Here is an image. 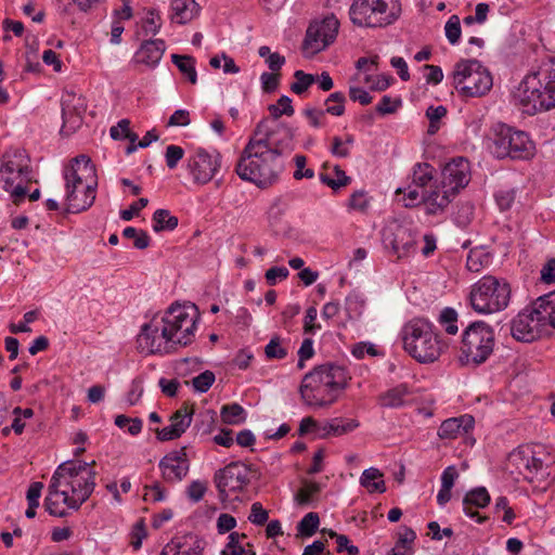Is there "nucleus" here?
Returning <instances> with one entry per match:
<instances>
[{
	"instance_id": "f257e3e1",
	"label": "nucleus",
	"mask_w": 555,
	"mask_h": 555,
	"mask_svg": "<svg viewBox=\"0 0 555 555\" xmlns=\"http://www.w3.org/2000/svg\"><path fill=\"white\" fill-rule=\"evenodd\" d=\"M91 463L67 461L53 473L44 499V508L55 517L67 516L66 508L77 511L95 487V472Z\"/></svg>"
},
{
	"instance_id": "f03ea898",
	"label": "nucleus",
	"mask_w": 555,
	"mask_h": 555,
	"mask_svg": "<svg viewBox=\"0 0 555 555\" xmlns=\"http://www.w3.org/2000/svg\"><path fill=\"white\" fill-rule=\"evenodd\" d=\"M351 376L347 369L335 363H324L308 372L299 386L304 403L312 409H327L341 397Z\"/></svg>"
},
{
	"instance_id": "7ed1b4c3",
	"label": "nucleus",
	"mask_w": 555,
	"mask_h": 555,
	"mask_svg": "<svg viewBox=\"0 0 555 555\" xmlns=\"http://www.w3.org/2000/svg\"><path fill=\"white\" fill-rule=\"evenodd\" d=\"M516 105L528 115L555 107V57L543 60L527 74L514 92Z\"/></svg>"
},
{
	"instance_id": "20e7f679",
	"label": "nucleus",
	"mask_w": 555,
	"mask_h": 555,
	"mask_svg": "<svg viewBox=\"0 0 555 555\" xmlns=\"http://www.w3.org/2000/svg\"><path fill=\"white\" fill-rule=\"evenodd\" d=\"M283 168V159L268 145L250 135L241 153L235 171L242 180L264 189L278 181Z\"/></svg>"
},
{
	"instance_id": "39448f33",
	"label": "nucleus",
	"mask_w": 555,
	"mask_h": 555,
	"mask_svg": "<svg viewBox=\"0 0 555 555\" xmlns=\"http://www.w3.org/2000/svg\"><path fill=\"white\" fill-rule=\"evenodd\" d=\"M65 201L69 212H81L89 209L94 201L98 177L94 165L86 155L73 158L64 168Z\"/></svg>"
},
{
	"instance_id": "423d86ee",
	"label": "nucleus",
	"mask_w": 555,
	"mask_h": 555,
	"mask_svg": "<svg viewBox=\"0 0 555 555\" xmlns=\"http://www.w3.org/2000/svg\"><path fill=\"white\" fill-rule=\"evenodd\" d=\"M555 330V294L539 297L511 321L512 336L522 343H531Z\"/></svg>"
},
{
	"instance_id": "0eeeda50",
	"label": "nucleus",
	"mask_w": 555,
	"mask_h": 555,
	"mask_svg": "<svg viewBox=\"0 0 555 555\" xmlns=\"http://www.w3.org/2000/svg\"><path fill=\"white\" fill-rule=\"evenodd\" d=\"M404 350L421 363L436 361L442 351L434 325L424 318H414L402 330Z\"/></svg>"
},
{
	"instance_id": "6e6552de",
	"label": "nucleus",
	"mask_w": 555,
	"mask_h": 555,
	"mask_svg": "<svg viewBox=\"0 0 555 555\" xmlns=\"http://www.w3.org/2000/svg\"><path fill=\"white\" fill-rule=\"evenodd\" d=\"M34 180L30 159L25 151L17 150L8 155L0 167V188L10 193L12 202L20 205Z\"/></svg>"
},
{
	"instance_id": "1a4fd4ad",
	"label": "nucleus",
	"mask_w": 555,
	"mask_h": 555,
	"mask_svg": "<svg viewBox=\"0 0 555 555\" xmlns=\"http://www.w3.org/2000/svg\"><path fill=\"white\" fill-rule=\"evenodd\" d=\"M400 14L399 0H354L349 9L351 22L359 27H386Z\"/></svg>"
},
{
	"instance_id": "9d476101",
	"label": "nucleus",
	"mask_w": 555,
	"mask_h": 555,
	"mask_svg": "<svg viewBox=\"0 0 555 555\" xmlns=\"http://www.w3.org/2000/svg\"><path fill=\"white\" fill-rule=\"evenodd\" d=\"M511 299L509 284L492 275L482 276L470 289L472 308L481 314L504 310Z\"/></svg>"
},
{
	"instance_id": "9b49d317",
	"label": "nucleus",
	"mask_w": 555,
	"mask_h": 555,
	"mask_svg": "<svg viewBox=\"0 0 555 555\" xmlns=\"http://www.w3.org/2000/svg\"><path fill=\"white\" fill-rule=\"evenodd\" d=\"M452 86L467 98L482 96L492 86L493 79L487 67L477 60H461L452 72Z\"/></svg>"
},
{
	"instance_id": "f8f14e48",
	"label": "nucleus",
	"mask_w": 555,
	"mask_h": 555,
	"mask_svg": "<svg viewBox=\"0 0 555 555\" xmlns=\"http://www.w3.org/2000/svg\"><path fill=\"white\" fill-rule=\"evenodd\" d=\"M494 341V332L489 324L483 321L473 322L462 335L461 361L474 365L483 363L492 353Z\"/></svg>"
},
{
	"instance_id": "ddd939ff",
	"label": "nucleus",
	"mask_w": 555,
	"mask_h": 555,
	"mask_svg": "<svg viewBox=\"0 0 555 555\" xmlns=\"http://www.w3.org/2000/svg\"><path fill=\"white\" fill-rule=\"evenodd\" d=\"M176 347L190 345L195 338L199 318L197 307L193 304H172L162 315Z\"/></svg>"
},
{
	"instance_id": "4468645a",
	"label": "nucleus",
	"mask_w": 555,
	"mask_h": 555,
	"mask_svg": "<svg viewBox=\"0 0 555 555\" xmlns=\"http://www.w3.org/2000/svg\"><path fill=\"white\" fill-rule=\"evenodd\" d=\"M492 154L498 158L527 159L533 155L534 144L524 131L498 124L492 128Z\"/></svg>"
},
{
	"instance_id": "2eb2a0df",
	"label": "nucleus",
	"mask_w": 555,
	"mask_h": 555,
	"mask_svg": "<svg viewBox=\"0 0 555 555\" xmlns=\"http://www.w3.org/2000/svg\"><path fill=\"white\" fill-rule=\"evenodd\" d=\"M138 345L142 352L147 353H170L177 349L160 315L153 317L142 326Z\"/></svg>"
},
{
	"instance_id": "dca6fc26",
	"label": "nucleus",
	"mask_w": 555,
	"mask_h": 555,
	"mask_svg": "<svg viewBox=\"0 0 555 555\" xmlns=\"http://www.w3.org/2000/svg\"><path fill=\"white\" fill-rule=\"evenodd\" d=\"M251 135L257 141H261L268 145L281 159L284 154L289 153L294 147V129L282 122L270 127L267 118H263L257 124Z\"/></svg>"
},
{
	"instance_id": "f3484780",
	"label": "nucleus",
	"mask_w": 555,
	"mask_h": 555,
	"mask_svg": "<svg viewBox=\"0 0 555 555\" xmlns=\"http://www.w3.org/2000/svg\"><path fill=\"white\" fill-rule=\"evenodd\" d=\"M339 22L334 14L310 23L304 41V49L317 54L334 42L338 34Z\"/></svg>"
},
{
	"instance_id": "a211bd4d",
	"label": "nucleus",
	"mask_w": 555,
	"mask_h": 555,
	"mask_svg": "<svg viewBox=\"0 0 555 555\" xmlns=\"http://www.w3.org/2000/svg\"><path fill=\"white\" fill-rule=\"evenodd\" d=\"M248 475V468L240 462H232L217 470L214 476V481L218 489L220 500H228L230 492L242 491L249 482Z\"/></svg>"
},
{
	"instance_id": "6ab92c4d",
	"label": "nucleus",
	"mask_w": 555,
	"mask_h": 555,
	"mask_svg": "<svg viewBox=\"0 0 555 555\" xmlns=\"http://www.w3.org/2000/svg\"><path fill=\"white\" fill-rule=\"evenodd\" d=\"M382 236L385 247L390 248L398 258L406 257L415 250L416 240L408 225L392 221L383 229Z\"/></svg>"
},
{
	"instance_id": "aec40b11",
	"label": "nucleus",
	"mask_w": 555,
	"mask_h": 555,
	"mask_svg": "<svg viewBox=\"0 0 555 555\" xmlns=\"http://www.w3.org/2000/svg\"><path fill=\"white\" fill-rule=\"evenodd\" d=\"M221 167L219 152H207L198 149L188 159V168L195 183L206 184L214 179Z\"/></svg>"
},
{
	"instance_id": "412c9836",
	"label": "nucleus",
	"mask_w": 555,
	"mask_h": 555,
	"mask_svg": "<svg viewBox=\"0 0 555 555\" xmlns=\"http://www.w3.org/2000/svg\"><path fill=\"white\" fill-rule=\"evenodd\" d=\"M469 180V163L462 157H457L444 166L440 183L455 195L461 189L468 184Z\"/></svg>"
},
{
	"instance_id": "4be33fe9",
	"label": "nucleus",
	"mask_w": 555,
	"mask_h": 555,
	"mask_svg": "<svg viewBox=\"0 0 555 555\" xmlns=\"http://www.w3.org/2000/svg\"><path fill=\"white\" fill-rule=\"evenodd\" d=\"M166 481H181L189 472L185 448L166 454L158 464Z\"/></svg>"
},
{
	"instance_id": "5701e85b",
	"label": "nucleus",
	"mask_w": 555,
	"mask_h": 555,
	"mask_svg": "<svg viewBox=\"0 0 555 555\" xmlns=\"http://www.w3.org/2000/svg\"><path fill=\"white\" fill-rule=\"evenodd\" d=\"M193 416V410L182 406L170 417V425L156 431L157 439L160 441H170L180 438L190 427Z\"/></svg>"
},
{
	"instance_id": "b1692460",
	"label": "nucleus",
	"mask_w": 555,
	"mask_h": 555,
	"mask_svg": "<svg viewBox=\"0 0 555 555\" xmlns=\"http://www.w3.org/2000/svg\"><path fill=\"white\" fill-rule=\"evenodd\" d=\"M454 194L442 186V183L435 185L430 190L422 191V201L426 208V214L437 215L442 212L451 203Z\"/></svg>"
},
{
	"instance_id": "393cba45",
	"label": "nucleus",
	"mask_w": 555,
	"mask_h": 555,
	"mask_svg": "<svg viewBox=\"0 0 555 555\" xmlns=\"http://www.w3.org/2000/svg\"><path fill=\"white\" fill-rule=\"evenodd\" d=\"M166 51V44L163 39L145 40L135 52L134 62L155 67L162 60Z\"/></svg>"
},
{
	"instance_id": "a878e982",
	"label": "nucleus",
	"mask_w": 555,
	"mask_h": 555,
	"mask_svg": "<svg viewBox=\"0 0 555 555\" xmlns=\"http://www.w3.org/2000/svg\"><path fill=\"white\" fill-rule=\"evenodd\" d=\"M474 417L468 414L448 418L440 425L438 436L441 439H456L457 437L467 434L474 427Z\"/></svg>"
},
{
	"instance_id": "bb28decb",
	"label": "nucleus",
	"mask_w": 555,
	"mask_h": 555,
	"mask_svg": "<svg viewBox=\"0 0 555 555\" xmlns=\"http://www.w3.org/2000/svg\"><path fill=\"white\" fill-rule=\"evenodd\" d=\"M490 503V494L483 487L475 488L468 491L463 499V511L470 517L475 518L478 524L486 521V517L481 516L473 507L483 508Z\"/></svg>"
},
{
	"instance_id": "cd10ccee",
	"label": "nucleus",
	"mask_w": 555,
	"mask_h": 555,
	"mask_svg": "<svg viewBox=\"0 0 555 555\" xmlns=\"http://www.w3.org/2000/svg\"><path fill=\"white\" fill-rule=\"evenodd\" d=\"M511 461L516 465L520 474L528 473L529 475H534L542 470L544 466L543 461L538 457V452L530 448L514 452L511 455Z\"/></svg>"
},
{
	"instance_id": "c85d7f7f",
	"label": "nucleus",
	"mask_w": 555,
	"mask_h": 555,
	"mask_svg": "<svg viewBox=\"0 0 555 555\" xmlns=\"http://www.w3.org/2000/svg\"><path fill=\"white\" fill-rule=\"evenodd\" d=\"M170 10V20L173 23L184 25L199 14L201 8L195 0H171Z\"/></svg>"
},
{
	"instance_id": "c756f323",
	"label": "nucleus",
	"mask_w": 555,
	"mask_h": 555,
	"mask_svg": "<svg viewBox=\"0 0 555 555\" xmlns=\"http://www.w3.org/2000/svg\"><path fill=\"white\" fill-rule=\"evenodd\" d=\"M357 427H359V423L356 420L346 421L340 417H335L320 425L319 438L325 439L330 436H343L345 434L351 433Z\"/></svg>"
},
{
	"instance_id": "7c9ffc66",
	"label": "nucleus",
	"mask_w": 555,
	"mask_h": 555,
	"mask_svg": "<svg viewBox=\"0 0 555 555\" xmlns=\"http://www.w3.org/2000/svg\"><path fill=\"white\" fill-rule=\"evenodd\" d=\"M411 391L406 384H400L396 387L388 389L378 397V403L383 408L397 409L406 403V398Z\"/></svg>"
},
{
	"instance_id": "2f4dec72",
	"label": "nucleus",
	"mask_w": 555,
	"mask_h": 555,
	"mask_svg": "<svg viewBox=\"0 0 555 555\" xmlns=\"http://www.w3.org/2000/svg\"><path fill=\"white\" fill-rule=\"evenodd\" d=\"M228 539L229 541L221 552L222 555H256L250 543H247L246 546L242 544V541L246 539L245 533L231 532Z\"/></svg>"
},
{
	"instance_id": "473e14b6",
	"label": "nucleus",
	"mask_w": 555,
	"mask_h": 555,
	"mask_svg": "<svg viewBox=\"0 0 555 555\" xmlns=\"http://www.w3.org/2000/svg\"><path fill=\"white\" fill-rule=\"evenodd\" d=\"M360 483L362 487L366 488L370 493H383L386 491L383 474L379 469L374 467H370L362 473Z\"/></svg>"
},
{
	"instance_id": "72a5a7b5",
	"label": "nucleus",
	"mask_w": 555,
	"mask_h": 555,
	"mask_svg": "<svg viewBox=\"0 0 555 555\" xmlns=\"http://www.w3.org/2000/svg\"><path fill=\"white\" fill-rule=\"evenodd\" d=\"M171 61L192 85L197 82L195 59L193 56L172 54Z\"/></svg>"
},
{
	"instance_id": "f704fd0d",
	"label": "nucleus",
	"mask_w": 555,
	"mask_h": 555,
	"mask_svg": "<svg viewBox=\"0 0 555 555\" xmlns=\"http://www.w3.org/2000/svg\"><path fill=\"white\" fill-rule=\"evenodd\" d=\"M162 25L163 21L160 15L156 10L150 9L145 17L141 21V29L138 31V36H155L159 33Z\"/></svg>"
},
{
	"instance_id": "c9c22d12",
	"label": "nucleus",
	"mask_w": 555,
	"mask_h": 555,
	"mask_svg": "<svg viewBox=\"0 0 555 555\" xmlns=\"http://www.w3.org/2000/svg\"><path fill=\"white\" fill-rule=\"evenodd\" d=\"M178 227V218L167 209H157L153 215V230L155 232L172 231Z\"/></svg>"
},
{
	"instance_id": "e433bc0d",
	"label": "nucleus",
	"mask_w": 555,
	"mask_h": 555,
	"mask_svg": "<svg viewBox=\"0 0 555 555\" xmlns=\"http://www.w3.org/2000/svg\"><path fill=\"white\" fill-rule=\"evenodd\" d=\"M222 422L229 425H237L246 420V412L238 403L225 404L221 408Z\"/></svg>"
},
{
	"instance_id": "4c0bfd02",
	"label": "nucleus",
	"mask_w": 555,
	"mask_h": 555,
	"mask_svg": "<svg viewBox=\"0 0 555 555\" xmlns=\"http://www.w3.org/2000/svg\"><path fill=\"white\" fill-rule=\"evenodd\" d=\"M434 178V168L427 164H416L413 169L412 183L415 188L427 190V185Z\"/></svg>"
},
{
	"instance_id": "58836bf2",
	"label": "nucleus",
	"mask_w": 555,
	"mask_h": 555,
	"mask_svg": "<svg viewBox=\"0 0 555 555\" xmlns=\"http://www.w3.org/2000/svg\"><path fill=\"white\" fill-rule=\"evenodd\" d=\"M320 524V517L317 513L310 512L306 514L297 525L298 537H312Z\"/></svg>"
},
{
	"instance_id": "ea45409f",
	"label": "nucleus",
	"mask_w": 555,
	"mask_h": 555,
	"mask_svg": "<svg viewBox=\"0 0 555 555\" xmlns=\"http://www.w3.org/2000/svg\"><path fill=\"white\" fill-rule=\"evenodd\" d=\"M438 322L449 335H455L459 331L457 312L453 308L447 307L442 309Z\"/></svg>"
},
{
	"instance_id": "a19ab883",
	"label": "nucleus",
	"mask_w": 555,
	"mask_h": 555,
	"mask_svg": "<svg viewBox=\"0 0 555 555\" xmlns=\"http://www.w3.org/2000/svg\"><path fill=\"white\" fill-rule=\"evenodd\" d=\"M320 180L332 188L333 190H338L341 186L347 185L350 182V177L346 175V172L340 169L339 166L334 167V178L330 177L326 173L320 175Z\"/></svg>"
},
{
	"instance_id": "79ce46f5",
	"label": "nucleus",
	"mask_w": 555,
	"mask_h": 555,
	"mask_svg": "<svg viewBox=\"0 0 555 555\" xmlns=\"http://www.w3.org/2000/svg\"><path fill=\"white\" fill-rule=\"evenodd\" d=\"M268 111L273 119H279L282 115L292 116L294 114V107L292 105V99L287 95H282L276 104H270Z\"/></svg>"
},
{
	"instance_id": "37998d69",
	"label": "nucleus",
	"mask_w": 555,
	"mask_h": 555,
	"mask_svg": "<svg viewBox=\"0 0 555 555\" xmlns=\"http://www.w3.org/2000/svg\"><path fill=\"white\" fill-rule=\"evenodd\" d=\"M294 77L296 80L291 85V90L296 94H302L317 81V77L314 75L306 74L304 70H296Z\"/></svg>"
},
{
	"instance_id": "c03bdc74",
	"label": "nucleus",
	"mask_w": 555,
	"mask_h": 555,
	"mask_svg": "<svg viewBox=\"0 0 555 555\" xmlns=\"http://www.w3.org/2000/svg\"><path fill=\"white\" fill-rule=\"evenodd\" d=\"M346 96L343 92H334L325 101L326 113L333 116H341L345 112Z\"/></svg>"
},
{
	"instance_id": "a18cd8bd",
	"label": "nucleus",
	"mask_w": 555,
	"mask_h": 555,
	"mask_svg": "<svg viewBox=\"0 0 555 555\" xmlns=\"http://www.w3.org/2000/svg\"><path fill=\"white\" fill-rule=\"evenodd\" d=\"M488 262L489 257L483 250L474 249L467 256L466 267L472 272H479Z\"/></svg>"
},
{
	"instance_id": "49530a36",
	"label": "nucleus",
	"mask_w": 555,
	"mask_h": 555,
	"mask_svg": "<svg viewBox=\"0 0 555 555\" xmlns=\"http://www.w3.org/2000/svg\"><path fill=\"white\" fill-rule=\"evenodd\" d=\"M122 235L127 238H133V245L138 249H144L150 245V236L143 230H137L135 228L128 227L124 229Z\"/></svg>"
},
{
	"instance_id": "de8ad7c7",
	"label": "nucleus",
	"mask_w": 555,
	"mask_h": 555,
	"mask_svg": "<svg viewBox=\"0 0 555 555\" xmlns=\"http://www.w3.org/2000/svg\"><path fill=\"white\" fill-rule=\"evenodd\" d=\"M215 373L207 370L199 375L192 378L191 384L193 388L201 393L207 392L215 383Z\"/></svg>"
},
{
	"instance_id": "09e8293b",
	"label": "nucleus",
	"mask_w": 555,
	"mask_h": 555,
	"mask_svg": "<svg viewBox=\"0 0 555 555\" xmlns=\"http://www.w3.org/2000/svg\"><path fill=\"white\" fill-rule=\"evenodd\" d=\"M319 491L320 486L317 482L306 483L298 490L295 500L299 505H308Z\"/></svg>"
},
{
	"instance_id": "8fccbe9b",
	"label": "nucleus",
	"mask_w": 555,
	"mask_h": 555,
	"mask_svg": "<svg viewBox=\"0 0 555 555\" xmlns=\"http://www.w3.org/2000/svg\"><path fill=\"white\" fill-rule=\"evenodd\" d=\"M446 37L451 44L459 42L461 37V22L457 15H452L444 26Z\"/></svg>"
},
{
	"instance_id": "3c124183",
	"label": "nucleus",
	"mask_w": 555,
	"mask_h": 555,
	"mask_svg": "<svg viewBox=\"0 0 555 555\" xmlns=\"http://www.w3.org/2000/svg\"><path fill=\"white\" fill-rule=\"evenodd\" d=\"M264 353L268 359L281 360L287 356V350L282 346L280 337L275 336L264 347Z\"/></svg>"
},
{
	"instance_id": "603ef678",
	"label": "nucleus",
	"mask_w": 555,
	"mask_h": 555,
	"mask_svg": "<svg viewBox=\"0 0 555 555\" xmlns=\"http://www.w3.org/2000/svg\"><path fill=\"white\" fill-rule=\"evenodd\" d=\"M397 194L403 193V202L405 207H414L423 203L422 201V192L417 189H413L411 185L406 189H398L396 191Z\"/></svg>"
},
{
	"instance_id": "864d4df0",
	"label": "nucleus",
	"mask_w": 555,
	"mask_h": 555,
	"mask_svg": "<svg viewBox=\"0 0 555 555\" xmlns=\"http://www.w3.org/2000/svg\"><path fill=\"white\" fill-rule=\"evenodd\" d=\"M184 150L178 145H168L165 152L166 164L169 169H175L178 163L183 158Z\"/></svg>"
},
{
	"instance_id": "5fc2aeb1",
	"label": "nucleus",
	"mask_w": 555,
	"mask_h": 555,
	"mask_svg": "<svg viewBox=\"0 0 555 555\" xmlns=\"http://www.w3.org/2000/svg\"><path fill=\"white\" fill-rule=\"evenodd\" d=\"M351 353L357 359H363L365 354L371 357H377L380 354L373 344L364 341L356 344L351 348Z\"/></svg>"
},
{
	"instance_id": "6e6d98bb",
	"label": "nucleus",
	"mask_w": 555,
	"mask_h": 555,
	"mask_svg": "<svg viewBox=\"0 0 555 555\" xmlns=\"http://www.w3.org/2000/svg\"><path fill=\"white\" fill-rule=\"evenodd\" d=\"M37 315H38V313L35 310L26 312L24 314V321H22V323H18V324L11 323L9 325L10 332L12 334L29 333L31 331V328L28 326V324L33 323L37 319Z\"/></svg>"
},
{
	"instance_id": "4d7b16f0",
	"label": "nucleus",
	"mask_w": 555,
	"mask_h": 555,
	"mask_svg": "<svg viewBox=\"0 0 555 555\" xmlns=\"http://www.w3.org/2000/svg\"><path fill=\"white\" fill-rule=\"evenodd\" d=\"M269 514L259 502L251 505L248 520L257 526H262L268 521Z\"/></svg>"
},
{
	"instance_id": "13d9d810",
	"label": "nucleus",
	"mask_w": 555,
	"mask_h": 555,
	"mask_svg": "<svg viewBox=\"0 0 555 555\" xmlns=\"http://www.w3.org/2000/svg\"><path fill=\"white\" fill-rule=\"evenodd\" d=\"M294 159H295V165H296L294 178L296 180H300L302 178H307V179L313 178L314 171L310 168H306L307 158L304 155H296Z\"/></svg>"
},
{
	"instance_id": "bf43d9fd",
	"label": "nucleus",
	"mask_w": 555,
	"mask_h": 555,
	"mask_svg": "<svg viewBox=\"0 0 555 555\" xmlns=\"http://www.w3.org/2000/svg\"><path fill=\"white\" fill-rule=\"evenodd\" d=\"M147 532L145 529V524L143 519H140L133 526L131 532V545L134 550H139L142 545V541L146 538Z\"/></svg>"
},
{
	"instance_id": "052dcab7",
	"label": "nucleus",
	"mask_w": 555,
	"mask_h": 555,
	"mask_svg": "<svg viewBox=\"0 0 555 555\" xmlns=\"http://www.w3.org/2000/svg\"><path fill=\"white\" fill-rule=\"evenodd\" d=\"M289 271L285 267H272L266 271L267 283L271 286L275 285L278 281L287 279Z\"/></svg>"
},
{
	"instance_id": "680f3d73",
	"label": "nucleus",
	"mask_w": 555,
	"mask_h": 555,
	"mask_svg": "<svg viewBox=\"0 0 555 555\" xmlns=\"http://www.w3.org/2000/svg\"><path fill=\"white\" fill-rule=\"evenodd\" d=\"M207 491V483L201 480H194L188 487V496L193 502H199Z\"/></svg>"
},
{
	"instance_id": "e2e57ef3",
	"label": "nucleus",
	"mask_w": 555,
	"mask_h": 555,
	"mask_svg": "<svg viewBox=\"0 0 555 555\" xmlns=\"http://www.w3.org/2000/svg\"><path fill=\"white\" fill-rule=\"evenodd\" d=\"M416 539V533L409 527H402L398 533L397 545L412 551V544Z\"/></svg>"
},
{
	"instance_id": "0e129e2a",
	"label": "nucleus",
	"mask_w": 555,
	"mask_h": 555,
	"mask_svg": "<svg viewBox=\"0 0 555 555\" xmlns=\"http://www.w3.org/2000/svg\"><path fill=\"white\" fill-rule=\"evenodd\" d=\"M149 204V199L141 197L139 201L132 203L129 208L120 211V218L125 221H130L134 216H137L141 209L146 207Z\"/></svg>"
},
{
	"instance_id": "69168bd1",
	"label": "nucleus",
	"mask_w": 555,
	"mask_h": 555,
	"mask_svg": "<svg viewBox=\"0 0 555 555\" xmlns=\"http://www.w3.org/2000/svg\"><path fill=\"white\" fill-rule=\"evenodd\" d=\"M350 208L358 211H365L369 207V198L364 191L354 192L349 199Z\"/></svg>"
},
{
	"instance_id": "338daca9",
	"label": "nucleus",
	"mask_w": 555,
	"mask_h": 555,
	"mask_svg": "<svg viewBox=\"0 0 555 555\" xmlns=\"http://www.w3.org/2000/svg\"><path fill=\"white\" fill-rule=\"evenodd\" d=\"M236 527V519L227 513H222L219 515L217 519V530L219 534H224L230 532L232 529Z\"/></svg>"
},
{
	"instance_id": "774afa93",
	"label": "nucleus",
	"mask_w": 555,
	"mask_h": 555,
	"mask_svg": "<svg viewBox=\"0 0 555 555\" xmlns=\"http://www.w3.org/2000/svg\"><path fill=\"white\" fill-rule=\"evenodd\" d=\"M190 113L186 109H177L170 116L167 126L168 127H184L190 125Z\"/></svg>"
}]
</instances>
